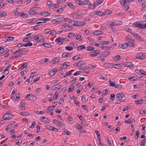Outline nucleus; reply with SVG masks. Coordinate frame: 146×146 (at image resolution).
I'll list each match as a JSON object with an SVG mask.
<instances>
[{
  "instance_id": "obj_3",
  "label": "nucleus",
  "mask_w": 146,
  "mask_h": 146,
  "mask_svg": "<svg viewBox=\"0 0 146 146\" xmlns=\"http://www.w3.org/2000/svg\"><path fill=\"white\" fill-rule=\"evenodd\" d=\"M136 72L139 75L142 76H146V72L144 70L136 69L135 70Z\"/></svg>"
},
{
  "instance_id": "obj_5",
  "label": "nucleus",
  "mask_w": 146,
  "mask_h": 146,
  "mask_svg": "<svg viewBox=\"0 0 146 146\" xmlns=\"http://www.w3.org/2000/svg\"><path fill=\"white\" fill-rule=\"evenodd\" d=\"M13 116L10 113H7L4 115L3 116V119L4 120H7L12 118Z\"/></svg>"
},
{
  "instance_id": "obj_7",
  "label": "nucleus",
  "mask_w": 146,
  "mask_h": 146,
  "mask_svg": "<svg viewBox=\"0 0 146 146\" xmlns=\"http://www.w3.org/2000/svg\"><path fill=\"white\" fill-rule=\"evenodd\" d=\"M103 0H98L95 1L93 4V8H95L96 7L101 4Z\"/></svg>"
},
{
  "instance_id": "obj_20",
  "label": "nucleus",
  "mask_w": 146,
  "mask_h": 146,
  "mask_svg": "<svg viewBox=\"0 0 146 146\" xmlns=\"http://www.w3.org/2000/svg\"><path fill=\"white\" fill-rule=\"evenodd\" d=\"M83 62L82 61H81L77 63H75L73 65L75 66H81L83 64Z\"/></svg>"
},
{
  "instance_id": "obj_49",
  "label": "nucleus",
  "mask_w": 146,
  "mask_h": 146,
  "mask_svg": "<svg viewBox=\"0 0 146 146\" xmlns=\"http://www.w3.org/2000/svg\"><path fill=\"white\" fill-rule=\"evenodd\" d=\"M53 87H55V88H57L60 89L61 88V85L60 84H58L54 85Z\"/></svg>"
},
{
  "instance_id": "obj_8",
  "label": "nucleus",
  "mask_w": 146,
  "mask_h": 146,
  "mask_svg": "<svg viewBox=\"0 0 146 146\" xmlns=\"http://www.w3.org/2000/svg\"><path fill=\"white\" fill-rule=\"evenodd\" d=\"M131 34H132L134 36V37L137 40L140 41L142 40V39L141 37L137 34L135 33H131Z\"/></svg>"
},
{
  "instance_id": "obj_61",
  "label": "nucleus",
  "mask_w": 146,
  "mask_h": 146,
  "mask_svg": "<svg viewBox=\"0 0 146 146\" xmlns=\"http://www.w3.org/2000/svg\"><path fill=\"white\" fill-rule=\"evenodd\" d=\"M122 87V86L121 85L118 84H116L115 88L117 89H120Z\"/></svg>"
},
{
  "instance_id": "obj_13",
  "label": "nucleus",
  "mask_w": 146,
  "mask_h": 146,
  "mask_svg": "<svg viewBox=\"0 0 146 146\" xmlns=\"http://www.w3.org/2000/svg\"><path fill=\"white\" fill-rule=\"evenodd\" d=\"M56 71L55 70V69H53L50 71L49 73V75L52 77L56 74Z\"/></svg>"
},
{
  "instance_id": "obj_40",
  "label": "nucleus",
  "mask_w": 146,
  "mask_h": 146,
  "mask_svg": "<svg viewBox=\"0 0 146 146\" xmlns=\"http://www.w3.org/2000/svg\"><path fill=\"white\" fill-rule=\"evenodd\" d=\"M58 7V5L57 4H52V5L50 6L51 9H54L55 8Z\"/></svg>"
},
{
  "instance_id": "obj_44",
  "label": "nucleus",
  "mask_w": 146,
  "mask_h": 146,
  "mask_svg": "<svg viewBox=\"0 0 146 146\" xmlns=\"http://www.w3.org/2000/svg\"><path fill=\"white\" fill-rule=\"evenodd\" d=\"M143 100H138L137 101H135V103L137 104H141L143 103Z\"/></svg>"
},
{
  "instance_id": "obj_41",
  "label": "nucleus",
  "mask_w": 146,
  "mask_h": 146,
  "mask_svg": "<svg viewBox=\"0 0 146 146\" xmlns=\"http://www.w3.org/2000/svg\"><path fill=\"white\" fill-rule=\"evenodd\" d=\"M78 26H82L84 25L86 23L84 22H81L80 21H78Z\"/></svg>"
},
{
  "instance_id": "obj_12",
  "label": "nucleus",
  "mask_w": 146,
  "mask_h": 146,
  "mask_svg": "<svg viewBox=\"0 0 146 146\" xmlns=\"http://www.w3.org/2000/svg\"><path fill=\"white\" fill-rule=\"evenodd\" d=\"M69 63L70 62H65L63 64L61 65V67L62 68H66L68 66H69Z\"/></svg>"
},
{
  "instance_id": "obj_18",
  "label": "nucleus",
  "mask_w": 146,
  "mask_h": 146,
  "mask_svg": "<svg viewBox=\"0 0 146 146\" xmlns=\"http://www.w3.org/2000/svg\"><path fill=\"white\" fill-rule=\"evenodd\" d=\"M14 39V38L12 36H10L9 37H6L4 38V40L5 41H7L8 40H13Z\"/></svg>"
},
{
  "instance_id": "obj_50",
  "label": "nucleus",
  "mask_w": 146,
  "mask_h": 146,
  "mask_svg": "<svg viewBox=\"0 0 146 146\" xmlns=\"http://www.w3.org/2000/svg\"><path fill=\"white\" fill-rule=\"evenodd\" d=\"M95 49V48L92 47L88 46L87 47V50L88 51H93Z\"/></svg>"
},
{
  "instance_id": "obj_46",
  "label": "nucleus",
  "mask_w": 146,
  "mask_h": 146,
  "mask_svg": "<svg viewBox=\"0 0 146 146\" xmlns=\"http://www.w3.org/2000/svg\"><path fill=\"white\" fill-rule=\"evenodd\" d=\"M20 95L19 94H16L14 96L15 100V101H17L18 100V99L20 98Z\"/></svg>"
},
{
  "instance_id": "obj_45",
  "label": "nucleus",
  "mask_w": 146,
  "mask_h": 146,
  "mask_svg": "<svg viewBox=\"0 0 146 146\" xmlns=\"http://www.w3.org/2000/svg\"><path fill=\"white\" fill-rule=\"evenodd\" d=\"M12 66V64H10L7 67V68L5 70V72H6V71H8L10 70V68H11ZM9 73V72H8L7 73V74H8Z\"/></svg>"
},
{
  "instance_id": "obj_36",
  "label": "nucleus",
  "mask_w": 146,
  "mask_h": 146,
  "mask_svg": "<svg viewBox=\"0 0 146 146\" xmlns=\"http://www.w3.org/2000/svg\"><path fill=\"white\" fill-rule=\"evenodd\" d=\"M74 89V87L73 86H69V89L68 91V92H70L73 91Z\"/></svg>"
},
{
  "instance_id": "obj_31",
  "label": "nucleus",
  "mask_w": 146,
  "mask_h": 146,
  "mask_svg": "<svg viewBox=\"0 0 146 146\" xmlns=\"http://www.w3.org/2000/svg\"><path fill=\"white\" fill-rule=\"evenodd\" d=\"M64 20L66 22H68V24L72 23V21H74V22L75 21H74V20L72 21L70 19L68 18H64Z\"/></svg>"
},
{
  "instance_id": "obj_59",
  "label": "nucleus",
  "mask_w": 146,
  "mask_h": 146,
  "mask_svg": "<svg viewBox=\"0 0 146 146\" xmlns=\"http://www.w3.org/2000/svg\"><path fill=\"white\" fill-rule=\"evenodd\" d=\"M115 95L114 94H111L110 95V99L112 100H113L115 98Z\"/></svg>"
},
{
  "instance_id": "obj_52",
  "label": "nucleus",
  "mask_w": 146,
  "mask_h": 146,
  "mask_svg": "<svg viewBox=\"0 0 146 146\" xmlns=\"http://www.w3.org/2000/svg\"><path fill=\"white\" fill-rule=\"evenodd\" d=\"M5 48L3 47V46L0 47V53L2 54L5 51Z\"/></svg>"
},
{
  "instance_id": "obj_42",
  "label": "nucleus",
  "mask_w": 146,
  "mask_h": 146,
  "mask_svg": "<svg viewBox=\"0 0 146 146\" xmlns=\"http://www.w3.org/2000/svg\"><path fill=\"white\" fill-rule=\"evenodd\" d=\"M120 55H117L115 56L114 58L115 61L117 62L120 60Z\"/></svg>"
},
{
  "instance_id": "obj_22",
  "label": "nucleus",
  "mask_w": 146,
  "mask_h": 146,
  "mask_svg": "<svg viewBox=\"0 0 146 146\" xmlns=\"http://www.w3.org/2000/svg\"><path fill=\"white\" fill-rule=\"evenodd\" d=\"M103 32L101 31H96L93 33L94 35H98L103 34Z\"/></svg>"
},
{
  "instance_id": "obj_53",
  "label": "nucleus",
  "mask_w": 146,
  "mask_h": 146,
  "mask_svg": "<svg viewBox=\"0 0 146 146\" xmlns=\"http://www.w3.org/2000/svg\"><path fill=\"white\" fill-rule=\"evenodd\" d=\"M134 121V120L133 119H129L127 120H125L124 121V123H132Z\"/></svg>"
},
{
  "instance_id": "obj_39",
  "label": "nucleus",
  "mask_w": 146,
  "mask_h": 146,
  "mask_svg": "<svg viewBox=\"0 0 146 146\" xmlns=\"http://www.w3.org/2000/svg\"><path fill=\"white\" fill-rule=\"evenodd\" d=\"M128 45L127 43L125 42L121 45V48L123 49H125L127 47Z\"/></svg>"
},
{
  "instance_id": "obj_62",
  "label": "nucleus",
  "mask_w": 146,
  "mask_h": 146,
  "mask_svg": "<svg viewBox=\"0 0 146 146\" xmlns=\"http://www.w3.org/2000/svg\"><path fill=\"white\" fill-rule=\"evenodd\" d=\"M126 40L129 43L131 42H133V40L127 37L126 38Z\"/></svg>"
},
{
  "instance_id": "obj_17",
  "label": "nucleus",
  "mask_w": 146,
  "mask_h": 146,
  "mask_svg": "<svg viewBox=\"0 0 146 146\" xmlns=\"http://www.w3.org/2000/svg\"><path fill=\"white\" fill-rule=\"evenodd\" d=\"M63 27H64L66 28V30L68 31L71 30L73 29V27H72L66 25H63Z\"/></svg>"
},
{
  "instance_id": "obj_34",
  "label": "nucleus",
  "mask_w": 146,
  "mask_h": 146,
  "mask_svg": "<svg viewBox=\"0 0 146 146\" xmlns=\"http://www.w3.org/2000/svg\"><path fill=\"white\" fill-rule=\"evenodd\" d=\"M66 5L71 8L72 9H74L75 8L73 4L71 3L68 2L67 3Z\"/></svg>"
},
{
  "instance_id": "obj_21",
  "label": "nucleus",
  "mask_w": 146,
  "mask_h": 146,
  "mask_svg": "<svg viewBox=\"0 0 146 146\" xmlns=\"http://www.w3.org/2000/svg\"><path fill=\"white\" fill-rule=\"evenodd\" d=\"M110 54L109 51H107L102 53L101 55H102L104 58H106Z\"/></svg>"
},
{
  "instance_id": "obj_30",
  "label": "nucleus",
  "mask_w": 146,
  "mask_h": 146,
  "mask_svg": "<svg viewBox=\"0 0 146 146\" xmlns=\"http://www.w3.org/2000/svg\"><path fill=\"white\" fill-rule=\"evenodd\" d=\"M83 38V37L82 36V35L80 34H79L76 36V39L79 41H81L83 40V38Z\"/></svg>"
},
{
  "instance_id": "obj_16",
  "label": "nucleus",
  "mask_w": 146,
  "mask_h": 146,
  "mask_svg": "<svg viewBox=\"0 0 146 146\" xmlns=\"http://www.w3.org/2000/svg\"><path fill=\"white\" fill-rule=\"evenodd\" d=\"M51 14L49 12L47 11L42 12L40 13V15L45 16H47L50 15Z\"/></svg>"
},
{
  "instance_id": "obj_33",
  "label": "nucleus",
  "mask_w": 146,
  "mask_h": 146,
  "mask_svg": "<svg viewBox=\"0 0 146 146\" xmlns=\"http://www.w3.org/2000/svg\"><path fill=\"white\" fill-rule=\"evenodd\" d=\"M21 108L23 110H25V103L24 102H21Z\"/></svg>"
},
{
  "instance_id": "obj_26",
  "label": "nucleus",
  "mask_w": 146,
  "mask_h": 146,
  "mask_svg": "<svg viewBox=\"0 0 146 146\" xmlns=\"http://www.w3.org/2000/svg\"><path fill=\"white\" fill-rule=\"evenodd\" d=\"M55 18H56V19H54L52 20V23H56V22H58L59 20L60 19H58V18H56V17H58V16H55Z\"/></svg>"
},
{
  "instance_id": "obj_56",
  "label": "nucleus",
  "mask_w": 146,
  "mask_h": 146,
  "mask_svg": "<svg viewBox=\"0 0 146 146\" xmlns=\"http://www.w3.org/2000/svg\"><path fill=\"white\" fill-rule=\"evenodd\" d=\"M33 45V43L30 41H29L27 43L25 44V47H27L29 46H32Z\"/></svg>"
},
{
  "instance_id": "obj_11",
  "label": "nucleus",
  "mask_w": 146,
  "mask_h": 146,
  "mask_svg": "<svg viewBox=\"0 0 146 146\" xmlns=\"http://www.w3.org/2000/svg\"><path fill=\"white\" fill-rule=\"evenodd\" d=\"M40 118V119L42 121L46 123H48L50 122L49 120L47 117H45L44 116H41Z\"/></svg>"
},
{
  "instance_id": "obj_25",
  "label": "nucleus",
  "mask_w": 146,
  "mask_h": 146,
  "mask_svg": "<svg viewBox=\"0 0 146 146\" xmlns=\"http://www.w3.org/2000/svg\"><path fill=\"white\" fill-rule=\"evenodd\" d=\"M141 24L139 23L138 22H137L133 23V25L140 28Z\"/></svg>"
},
{
  "instance_id": "obj_29",
  "label": "nucleus",
  "mask_w": 146,
  "mask_h": 146,
  "mask_svg": "<svg viewBox=\"0 0 146 146\" xmlns=\"http://www.w3.org/2000/svg\"><path fill=\"white\" fill-rule=\"evenodd\" d=\"M92 3L89 0H86L84 1V5H91Z\"/></svg>"
},
{
  "instance_id": "obj_14",
  "label": "nucleus",
  "mask_w": 146,
  "mask_h": 146,
  "mask_svg": "<svg viewBox=\"0 0 146 146\" xmlns=\"http://www.w3.org/2000/svg\"><path fill=\"white\" fill-rule=\"evenodd\" d=\"M112 66H114V68L119 69H121L122 68V67L120 64H112Z\"/></svg>"
},
{
  "instance_id": "obj_55",
  "label": "nucleus",
  "mask_w": 146,
  "mask_h": 146,
  "mask_svg": "<svg viewBox=\"0 0 146 146\" xmlns=\"http://www.w3.org/2000/svg\"><path fill=\"white\" fill-rule=\"evenodd\" d=\"M38 14V13L37 12L34 11L33 10H32V11L29 13V15H37Z\"/></svg>"
},
{
  "instance_id": "obj_63",
  "label": "nucleus",
  "mask_w": 146,
  "mask_h": 146,
  "mask_svg": "<svg viewBox=\"0 0 146 146\" xmlns=\"http://www.w3.org/2000/svg\"><path fill=\"white\" fill-rule=\"evenodd\" d=\"M7 15V14L6 13H5L4 12H3L2 13H0V16L1 17H5Z\"/></svg>"
},
{
  "instance_id": "obj_1",
  "label": "nucleus",
  "mask_w": 146,
  "mask_h": 146,
  "mask_svg": "<svg viewBox=\"0 0 146 146\" xmlns=\"http://www.w3.org/2000/svg\"><path fill=\"white\" fill-rule=\"evenodd\" d=\"M26 99H29L31 101H35L36 99V97L35 95L30 94L27 95L25 97Z\"/></svg>"
},
{
  "instance_id": "obj_37",
  "label": "nucleus",
  "mask_w": 146,
  "mask_h": 146,
  "mask_svg": "<svg viewBox=\"0 0 146 146\" xmlns=\"http://www.w3.org/2000/svg\"><path fill=\"white\" fill-rule=\"evenodd\" d=\"M41 46H44L45 47L49 48L50 46V45L47 42H44L41 45Z\"/></svg>"
},
{
  "instance_id": "obj_57",
  "label": "nucleus",
  "mask_w": 146,
  "mask_h": 146,
  "mask_svg": "<svg viewBox=\"0 0 146 146\" xmlns=\"http://www.w3.org/2000/svg\"><path fill=\"white\" fill-rule=\"evenodd\" d=\"M28 66L27 63H23L22 66L20 68V69H23L25 67H26Z\"/></svg>"
},
{
  "instance_id": "obj_54",
  "label": "nucleus",
  "mask_w": 146,
  "mask_h": 146,
  "mask_svg": "<svg viewBox=\"0 0 146 146\" xmlns=\"http://www.w3.org/2000/svg\"><path fill=\"white\" fill-rule=\"evenodd\" d=\"M56 32L54 30H52L50 31V35L51 36H52L56 34Z\"/></svg>"
},
{
  "instance_id": "obj_48",
  "label": "nucleus",
  "mask_w": 146,
  "mask_h": 146,
  "mask_svg": "<svg viewBox=\"0 0 146 146\" xmlns=\"http://www.w3.org/2000/svg\"><path fill=\"white\" fill-rule=\"evenodd\" d=\"M20 15L21 17L24 18H26L28 16V14H27L23 13H21Z\"/></svg>"
},
{
  "instance_id": "obj_6",
  "label": "nucleus",
  "mask_w": 146,
  "mask_h": 146,
  "mask_svg": "<svg viewBox=\"0 0 146 146\" xmlns=\"http://www.w3.org/2000/svg\"><path fill=\"white\" fill-rule=\"evenodd\" d=\"M64 40V39L62 37H58L55 40V42L58 44H62Z\"/></svg>"
},
{
  "instance_id": "obj_4",
  "label": "nucleus",
  "mask_w": 146,
  "mask_h": 146,
  "mask_svg": "<svg viewBox=\"0 0 146 146\" xmlns=\"http://www.w3.org/2000/svg\"><path fill=\"white\" fill-rule=\"evenodd\" d=\"M100 51L98 50H96L91 52L89 53V55L92 57H95L99 53Z\"/></svg>"
},
{
  "instance_id": "obj_10",
  "label": "nucleus",
  "mask_w": 146,
  "mask_h": 146,
  "mask_svg": "<svg viewBox=\"0 0 146 146\" xmlns=\"http://www.w3.org/2000/svg\"><path fill=\"white\" fill-rule=\"evenodd\" d=\"M46 128L48 129L57 132L58 131V129L50 125H48L46 127Z\"/></svg>"
},
{
  "instance_id": "obj_19",
  "label": "nucleus",
  "mask_w": 146,
  "mask_h": 146,
  "mask_svg": "<svg viewBox=\"0 0 146 146\" xmlns=\"http://www.w3.org/2000/svg\"><path fill=\"white\" fill-rule=\"evenodd\" d=\"M44 41L43 36L42 35L38 36V42H43Z\"/></svg>"
},
{
  "instance_id": "obj_24",
  "label": "nucleus",
  "mask_w": 146,
  "mask_h": 146,
  "mask_svg": "<svg viewBox=\"0 0 146 146\" xmlns=\"http://www.w3.org/2000/svg\"><path fill=\"white\" fill-rule=\"evenodd\" d=\"M53 122L57 126H60V123L59 121L56 119H54L53 120Z\"/></svg>"
},
{
  "instance_id": "obj_27",
  "label": "nucleus",
  "mask_w": 146,
  "mask_h": 146,
  "mask_svg": "<svg viewBox=\"0 0 146 146\" xmlns=\"http://www.w3.org/2000/svg\"><path fill=\"white\" fill-rule=\"evenodd\" d=\"M54 107L50 106L48 107L46 110L47 113H49L50 111L53 110L54 109Z\"/></svg>"
},
{
  "instance_id": "obj_15",
  "label": "nucleus",
  "mask_w": 146,
  "mask_h": 146,
  "mask_svg": "<svg viewBox=\"0 0 146 146\" xmlns=\"http://www.w3.org/2000/svg\"><path fill=\"white\" fill-rule=\"evenodd\" d=\"M60 60V59L58 57L55 58L53 60H52V64H53L58 63Z\"/></svg>"
},
{
  "instance_id": "obj_9",
  "label": "nucleus",
  "mask_w": 146,
  "mask_h": 146,
  "mask_svg": "<svg viewBox=\"0 0 146 146\" xmlns=\"http://www.w3.org/2000/svg\"><path fill=\"white\" fill-rule=\"evenodd\" d=\"M125 95L123 93H118L116 95V98L118 99V100H122V99L125 97Z\"/></svg>"
},
{
  "instance_id": "obj_47",
  "label": "nucleus",
  "mask_w": 146,
  "mask_h": 146,
  "mask_svg": "<svg viewBox=\"0 0 146 146\" xmlns=\"http://www.w3.org/2000/svg\"><path fill=\"white\" fill-rule=\"evenodd\" d=\"M140 29H146V23H145L144 25L141 23Z\"/></svg>"
},
{
  "instance_id": "obj_32",
  "label": "nucleus",
  "mask_w": 146,
  "mask_h": 146,
  "mask_svg": "<svg viewBox=\"0 0 146 146\" xmlns=\"http://www.w3.org/2000/svg\"><path fill=\"white\" fill-rule=\"evenodd\" d=\"M80 54L73 56L72 59L73 60H77L80 58Z\"/></svg>"
},
{
  "instance_id": "obj_64",
  "label": "nucleus",
  "mask_w": 146,
  "mask_h": 146,
  "mask_svg": "<svg viewBox=\"0 0 146 146\" xmlns=\"http://www.w3.org/2000/svg\"><path fill=\"white\" fill-rule=\"evenodd\" d=\"M111 30L115 33L116 34H117L118 32L116 29L112 27L111 28Z\"/></svg>"
},
{
  "instance_id": "obj_28",
  "label": "nucleus",
  "mask_w": 146,
  "mask_h": 146,
  "mask_svg": "<svg viewBox=\"0 0 146 146\" xmlns=\"http://www.w3.org/2000/svg\"><path fill=\"white\" fill-rule=\"evenodd\" d=\"M124 65H126L127 67L129 68L133 67L134 66L130 62H129L127 63H125Z\"/></svg>"
},
{
  "instance_id": "obj_58",
  "label": "nucleus",
  "mask_w": 146,
  "mask_h": 146,
  "mask_svg": "<svg viewBox=\"0 0 146 146\" xmlns=\"http://www.w3.org/2000/svg\"><path fill=\"white\" fill-rule=\"evenodd\" d=\"M136 77L135 76H131L129 78L128 80L130 81H134L136 79Z\"/></svg>"
},
{
  "instance_id": "obj_51",
  "label": "nucleus",
  "mask_w": 146,
  "mask_h": 146,
  "mask_svg": "<svg viewBox=\"0 0 146 146\" xmlns=\"http://www.w3.org/2000/svg\"><path fill=\"white\" fill-rule=\"evenodd\" d=\"M65 48L66 50H68L69 51H70L73 49V48L72 46H66Z\"/></svg>"
},
{
  "instance_id": "obj_43",
  "label": "nucleus",
  "mask_w": 146,
  "mask_h": 146,
  "mask_svg": "<svg viewBox=\"0 0 146 146\" xmlns=\"http://www.w3.org/2000/svg\"><path fill=\"white\" fill-rule=\"evenodd\" d=\"M25 48H20L17 50L14 53V54H16V53L21 52L25 50Z\"/></svg>"
},
{
  "instance_id": "obj_35",
  "label": "nucleus",
  "mask_w": 146,
  "mask_h": 146,
  "mask_svg": "<svg viewBox=\"0 0 146 146\" xmlns=\"http://www.w3.org/2000/svg\"><path fill=\"white\" fill-rule=\"evenodd\" d=\"M76 2L77 3L80 5H84V1H80L79 0H76Z\"/></svg>"
},
{
  "instance_id": "obj_38",
  "label": "nucleus",
  "mask_w": 146,
  "mask_h": 146,
  "mask_svg": "<svg viewBox=\"0 0 146 146\" xmlns=\"http://www.w3.org/2000/svg\"><path fill=\"white\" fill-rule=\"evenodd\" d=\"M70 55V53L68 52H64L62 53V57L63 58H65L68 56Z\"/></svg>"
},
{
  "instance_id": "obj_2",
  "label": "nucleus",
  "mask_w": 146,
  "mask_h": 146,
  "mask_svg": "<svg viewBox=\"0 0 146 146\" xmlns=\"http://www.w3.org/2000/svg\"><path fill=\"white\" fill-rule=\"evenodd\" d=\"M136 57L137 59L143 60L146 58V54L145 53H139L136 55Z\"/></svg>"
},
{
  "instance_id": "obj_23",
  "label": "nucleus",
  "mask_w": 146,
  "mask_h": 146,
  "mask_svg": "<svg viewBox=\"0 0 146 146\" xmlns=\"http://www.w3.org/2000/svg\"><path fill=\"white\" fill-rule=\"evenodd\" d=\"M86 48L85 46L84 45H81L78 46L77 48V50L79 51L80 50L84 49V50L86 49Z\"/></svg>"
},
{
  "instance_id": "obj_60",
  "label": "nucleus",
  "mask_w": 146,
  "mask_h": 146,
  "mask_svg": "<svg viewBox=\"0 0 146 146\" xmlns=\"http://www.w3.org/2000/svg\"><path fill=\"white\" fill-rule=\"evenodd\" d=\"M74 33H69L68 35V37L71 38H72V37L74 36Z\"/></svg>"
}]
</instances>
